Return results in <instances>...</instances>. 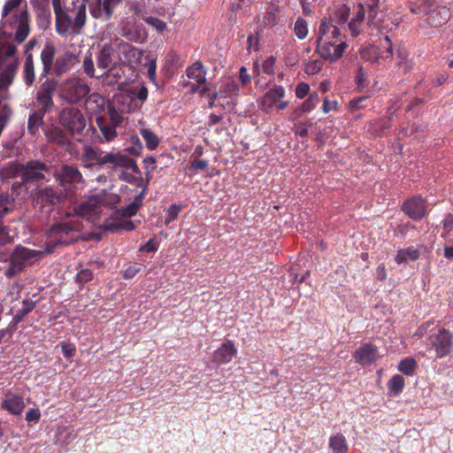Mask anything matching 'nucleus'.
Returning a JSON list of instances; mask_svg holds the SVG:
<instances>
[{"mask_svg":"<svg viewBox=\"0 0 453 453\" xmlns=\"http://www.w3.org/2000/svg\"><path fill=\"white\" fill-rule=\"evenodd\" d=\"M30 19L26 0H6L1 12V29L12 35L16 44L22 43L30 33Z\"/></svg>","mask_w":453,"mask_h":453,"instance_id":"f257e3e1","label":"nucleus"},{"mask_svg":"<svg viewBox=\"0 0 453 453\" xmlns=\"http://www.w3.org/2000/svg\"><path fill=\"white\" fill-rule=\"evenodd\" d=\"M55 14L56 32L62 36L67 35H80L86 23V5H78L72 2L68 5L66 0L55 1L52 6Z\"/></svg>","mask_w":453,"mask_h":453,"instance_id":"f03ea898","label":"nucleus"},{"mask_svg":"<svg viewBox=\"0 0 453 453\" xmlns=\"http://www.w3.org/2000/svg\"><path fill=\"white\" fill-rule=\"evenodd\" d=\"M8 172L11 176L19 177L25 182H34L44 180L49 168L44 163L32 160L27 164H12Z\"/></svg>","mask_w":453,"mask_h":453,"instance_id":"7ed1b4c3","label":"nucleus"},{"mask_svg":"<svg viewBox=\"0 0 453 453\" xmlns=\"http://www.w3.org/2000/svg\"><path fill=\"white\" fill-rule=\"evenodd\" d=\"M80 229L81 224L78 220H70L69 222H61L53 225L48 234L46 251L50 253L58 246L68 245L71 241L67 236L73 231H79Z\"/></svg>","mask_w":453,"mask_h":453,"instance_id":"20e7f679","label":"nucleus"},{"mask_svg":"<svg viewBox=\"0 0 453 453\" xmlns=\"http://www.w3.org/2000/svg\"><path fill=\"white\" fill-rule=\"evenodd\" d=\"M33 205L35 209L50 212L54 207L63 203L65 196L63 191L54 187H45L35 190L32 195Z\"/></svg>","mask_w":453,"mask_h":453,"instance_id":"39448f33","label":"nucleus"},{"mask_svg":"<svg viewBox=\"0 0 453 453\" xmlns=\"http://www.w3.org/2000/svg\"><path fill=\"white\" fill-rule=\"evenodd\" d=\"M89 92V86L82 79L73 77L61 83L58 96L66 103L76 104L86 97Z\"/></svg>","mask_w":453,"mask_h":453,"instance_id":"423d86ee","label":"nucleus"},{"mask_svg":"<svg viewBox=\"0 0 453 453\" xmlns=\"http://www.w3.org/2000/svg\"><path fill=\"white\" fill-rule=\"evenodd\" d=\"M60 126L71 134H81L86 127L81 111L73 106L64 107L58 113Z\"/></svg>","mask_w":453,"mask_h":453,"instance_id":"0eeeda50","label":"nucleus"},{"mask_svg":"<svg viewBox=\"0 0 453 453\" xmlns=\"http://www.w3.org/2000/svg\"><path fill=\"white\" fill-rule=\"evenodd\" d=\"M187 77L194 81H187L183 83L184 87L190 88L192 92L204 94L210 90V84L206 80V71L200 61L195 62L186 70Z\"/></svg>","mask_w":453,"mask_h":453,"instance_id":"6e6552de","label":"nucleus"},{"mask_svg":"<svg viewBox=\"0 0 453 453\" xmlns=\"http://www.w3.org/2000/svg\"><path fill=\"white\" fill-rule=\"evenodd\" d=\"M430 344L435 350L436 357L442 358L450 354L452 350V335L444 329H439L429 336Z\"/></svg>","mask_w":453,"mask_h":453,"instance_id":"1a4fd4ad","label":"nucleus"},{"mask_svg":"<svg viewBox=\"0 0 453 453\" xmlns=\"http://www.w3.org/2000/svg\"><path fill=\"white\" fill-rule=\"evenodd\" d=\"M109 165L111 168L130 169L134 173L141 174L140 169L135 160L129 156L121 152H107L104 153L103 158V166Z\"/></svg>","mask_w":453,"mask_h":453,"instance_id":"9d476101","label":"nucleus"},{"mask_svg":"<svg viewBox=\"0 0 453 453\" xmlns=\"http://www.w3.org/2000/svg\"><path fill=\"white\" fill-rule=\"evenodd\" d=\"M340 29L336 24L333 23L332 17H324L319 21L316 45L322 43L325 45L328 43V42L340 39Z\"/></svg>","mask_w":453,"mask_h":453,"instance_id":"9b49d317","label":"nucleus"},{"mask_svg":"<svg viewBox=\"0 0 453 453\" xmlns=\"http://www.w3.org/2000/svg\"><path fill=\"white\" fill-rule=\"evenodd\" d=\"M58 83L54 79H48L42 83L36 93V101L42 106L40 110L49 112L54 106L52 95L57 90Z\"/></svg>","mask_w":453,"mask_h":453,"instance_id":"f8f14e48","label":"nucleus"},{"mask_svg":"<svg viewBox=\"0 0 453 453\" xmlns=\"http://www.w3.org/2000/svg\"><path fill=\"white\" fill-rule=\"evenodd\" d=\"M122 0H96L89 5V12L94 19L108 21L111 19L114 9Z\"/></svg>","mask_w":453,"mask_h":453,"instance_id":"ddd939ff","label":"nucleus"},{"mask_svg":"<svg viewBox=\"0 0 453 453\" xmlns=\"http://www.w3.org/2000/svg\"><path fill=\"white\" fill-rule=\"evenodd\" d=\"M347 43L340 39L328 42L326 44L316 45V51L319 55L329 61H336L339 59L345 51Z\"/></svg>","mask_w":453,"mask_h":453,"instance_id":"4468645a","label":"nucleus"},{"mask_svg":"<svg viewBox=\"0 0 453 453\" xmlns=\"http://www.w3.org/2000/svg\"><path fill=\"white\" fill-rule=\"evenodd\" d=\"M35 257V251L26 248H16L11 257L10 267L7 271L9 277L20 272Z\"/></svg>","mask_w":453,"mask_h":453,"instance_id":"2eb2a0df","label":"nucleus"},{"mask_svg":"<svg viewBox=\"0 0 453 453\" xmlns=\"http://www.w3.org/2000/svg\"><path fill=\"white\" fill-rule=\"evenodd\" d=\"M122 36L127 40L142 43L147 39V33L142 24H137L134 20L127 19L120 24Z\"/></svg>","mask_w":453,"mask_h":453,"instance_id":"dca6fc26","label":"nucleus"},{"mask_svg":"<svg viewBox=\"0 0 453 453\" xmlns=\"http://www.w3.org/2000/svg\"><path fill=\"white\" fill-rule=\"evenodd\" d=\"M403 211L411 219L414 220H418L426 215V202L419 196L411 197L405 201V203L403 205Z\"/></svg>","mask_w":453,"mask_h":453,"instance_id":"f3484780","label":"nucleus"},{"mask_svg":"<svg viewBox=\"0 0 453 453\" xmlns=\"http://www.w3.org/2000/svg\"><path fill=\"white\" fill-rule=\"evenodd\" d=\"M59 184L64 187L65 184H77L84 182L81 173L77 167L65 165L60 171L55 174Z\"/></svg>","mask_w":453,"mask_h":453,"instance_id":"a211bd4d","label":"nucleus"},{"mask_svg":"<svg viewBox=\"0 0 453 453\" xmlns=\"http://www.w3.org/2000/svg\"><path fill=\"white\" fill-rule=\"evenodd\" d=\"M237 349L233 341L224 342L214 353L213 362L218 365L227 364L236 356Z\"/></svg>","mask_w":453,"mask_h":453,"instance_id":"6ab92c4d","label":"nucleus"},{"mask_svg":"<svg viewBox=\"0 0 453 453\" xmlns=\"http://www.w3.org/2000/svg\"><path fill=\"white\" fill-rule=\"evenodd\" d=\"M378 356V349L371 343H365L359 347L354 353V358L360 365H371Z\"/></svg>","mask_w":453,"mask_h":453,"instance_id":"aec40b11","label":"nucleus"},{"mask_svg":"<svg viewBox=\"0 0 453 453\" xmlns=\"http://www.w3.org/2000/svg\"><path fill=\"white\" fill-rule=\"evenodd\" d=\"M135 224L132 220L127 219L126 217H111L107 219L104 223V230L115 233L120 231H132L135 229Z\"/></svg>","mask_w":453,"mask_h":453,"instance_id":"412c9836","label":"nucleus"},{"mask_svg":"<svg viewBox=\"0 0 453 453\" xmlns=\"http://www.w3.org/2000/svg\"><path fill=\"white\" fill-rule=\"evenodd\" d=\"M1 406L12 415H19L25 409V403L21 396L12 393H7L1 403Z\"/></svg>","mask_w":453,"mask_h":453,"instance_id":"4be33fe9","label":"nucleus"},{"mask_svg":"<svg viewBox=\"0 0 453 453\" xmlns=\"http://www.w3.org/2000/svg\"><path fill=\"white\" fill-rule=\"evenodd\" d=\"M78 62L77 56L71 52L66 51L62 55L58 56L55 62V73L58 76H61L64 73L69 72L74 65Z\"/></svg>","mask_w":453,"mask_h":453,"instance_id":"5701e85b","label":"nucleus"},{"mask_svg":"<svg viewBox=\"0 0 453 453\" xmlns=\"http://www.w3.org/2000/svg\"><path fill=\"white\" fill-rule=\"evenodd\" d=\"M104 155V153L102 151V150L97 147H93L90 145L84 146L81 154V161L84 163V167H91L94 165L90 163L92 161H94L96 165L103 166Z\"/></svg>","mask_w":453,"mask_h":453,"instance_id":"b1692460","label":"nucleus"},{"mask_svg":"<svg viewBox=\"0 0 453 453\" xmlns=\"http://www.w3.org/2000/svg\"><path fill=\"white\" fill-rule=\"evenodd\" d=\"M449 10L445 6L437 7L427 13L426 22L433 27H439L449 19Z\"/></svg>","mask_w":453,"mask_h":453,"instance_id":"393cba45","label":"nucleus"},{"mask_svg":"<svg viewBox=\"0 0 453 453\" xmlns=\"http://www.w3.org/2000/svg\"><path fill=\"white\" fill-rule=\"evenodd\" d=\"M19 65V59H12L2 67L3 72L0 74V89L7 88L12 83Z\"/></svg>","mask_w":453,"mask_h":453,"instance_id":"a878e982","label":"nucleus"},{"mask_svg":"<svg viewBox=\"0 0 453 453\" xmlns=\"http://www.w3.org/2000/svg\"><path fill=\"white\" fill-rule=\"evenodd\" d=\"M113 48L111 45H104L98 52L96 58L97 67L104 71L102 75L111 69L113 65Z\"/></svg>","mask_w":453,"mask_h":453,"instance_id":"bb28decb","label":"nucleus"},{"mask_svg":"<svg viewBox=\"0 0 453 453\" xmlns=\"http://www.w3.org/2000/svg\"><path fill=\"white\" fill-rule=\"evenodd\" d=\"M116 100L119 104V109L121 111L131 112L141 106L129 90L118 95Z\"/></svg>","mask_w":453,"mask_h":453,"instance_id":"cd10ccee","label":"nucleus"},{"mask_svg":"<svg viewBox=\"0 0 453 453\" xmlns=\"http://www.w3.org/2000/svg\"><path fill=\"white\" fill-rule=\"evenodd\" d=\"M365 9L363 4H358L357 11L349 22V29L353 37H357L360 35L362 30V25L365 17Z\"/></svg>","mask_w":453,"mask_h":453,"instance_id":"c85d7f7f","label":"nucleus"},{"mask_svg":"<svg viewBox=\"0 0 453 453\" xmlns=\"http://www.w3.org/2000/svg\"><path fill=\"white\" fill-rule=\"evenodd\" d=\"M12 59H19L17 57V46L12 42H0V69Z\"/></svg>","mask_w":453,"mask_h":453,"instance_id":"c756f323","label":"nucleus"},{"mask_svg":"<svg viewBox=\"0 0 453 453\" xmlns=\"http://www.w3.org/2000/svg\"><path fill=\"white\" fill-rule=\"evenodd\" d=\"M285 89L281 86H274L270 88L263 96L261 103L264 107L270 108L276 104V103L284 97Z\"/></svg>","mask_w":453,"mask_h":453,"instance_id":"7c9ffc66","label":"nucleus"},{"mask_svg":"<svg viewBox=\"0 0 453 453\" xmlns=\"http://www.w3.org/2000/svg\"><path fill=\"white\" fill-rule=\"evenodd\" d=\"M56 54V48L51 43H47L41 52V61L43 66L44 74H49Z\"/></svg>","mask_w":453,"mask_h":453,"instance_id":"2f4dec72","label":"nucleus"},{"mask_svg":"<svg viewBox=\"0 0 453 453\" xmlns=\"http://www.w3.org/2000/svg\"><path fill=\"white\" fill-rule=\"evenodd\" d=\"M97 204V201L93 196L88 202L79 205L76 209V213L81 217L90 219L99 212Z\"/></svg>","mask_w":453,"mask_h":453,"instance_id":"473e14b6","label":"nucleus"},{"mask_svg":"<svg viewBox=\"0 0 453 453\" xmlns=\"http://www.w3.org/2000/svg\"><path fill=\"white\" fill-rule=\"evenodd\" d=\"M420 256L419 250L414 247H408L406 249H402L397 251L395 255V261L397 264L408 263L410 261H416L418 259Z\"/></svg>","mask_w":453,"mask_h":453,"instance_id":"72a5a7b5","label":"nucleus"},{"mask_svg":"<svg viewBox=\"0 0 453 453\" xmlns=\"http://www.w3.org/2000/svg\"><path fill=\"white\" fill-rule=\"evenodd\" d=\"M22 76H23L24 82L27 87H30L33 85L35 79V65H34L32 54H28L25 59L24 65H23V71H22Z\"/></svg>","mask_w":453,"mask_h":453,"instance_id":"f704fd0d","label":"nucleus"},{"mask_svg":"<svg viewBox=\"0 0 453 453\" xmlns=\"http://www.w3.org/2000/svg\"><path fill=\"white\" fill-rule=\"evenodd\" d=\"M350 9L345 4H339L334 6L329 17H332L333 23L344 24L347 22Z\"/></svg>","mask_w":453,"mask_h":453,"instance_id":"c9c22d12","label":"nucleus"},{"mask_svg":"<svg viewBox=\"0 0 453 453\" xmlns=\"http://www.w3.org/2000/svg\"><path fill=\"white\" fill-rule=\"evenodd\" d=\"M329 448L333 453H347L349 450L346 438L342 434H336L329 438Z\"/></svg>","mask_w":453,"mask_h":453,"instance_id":"e433bc0d","label":"nucleus"},{"mask_svg":"<svg viewBox=\"0 0 453 453\" xmlns=\"http://www.w3.org/2000/svg\"><path fill=\"white\" fill-rule=\"evenodd\" d=\"M140 134L143 138L148 150H153L158 146L159 138L152 130L142 127L140 130Z\"/></svg>","mask_w":453,"mask_h":453,"instance_id":"4c0bfd02","label":"nucleus"},{"mask_svg":"<svg viewBox=\"0 0 453 453\" xmlns=\"http://www.w3.org/2000/svg\"><path fill=\"white\" fill-rule=\"evenodd\" d=\"M319 96L317 93H312L310 96L301 104L299 108L295 111L296 117H300L303 114L311 111L316 107Z\"/></svg>","mask_w":453,"mask_h":453,"instance_id":"58836bf2","label":"nucleus"},{"mask_svg":"<svg viewBox=\"0 0 453 453\" xmlns=\"http://www.w3.org/2000/svg\"><path fill=\"white\" fill-rule=\"evenodd\" d=\"M95 200L101 205H114L119 202V196L112 192L103 190L95 196Z\"/></svg>","mask_w":453,"mask_h":453,"instance_id":"ea45409f","label":"nucleus"},{"mask_svg":"<svg viewBox=\"0 0 453 453\" xmlns=\"http://www.w3.org/2000/svg\"><path fill=\"white\" fill-rule=\"evenodd\" d=\"M120 50L125 59L129 63L137 62L142 56V52L138 49L128 43L123 44Z\"/></svg>","mask_w":453,"mask_h":453,"instance_id":"a19ab883","label":"nucleus"},{"mask_svg":"<svg viewBox=\"0 0 453 453\" xmlns=\"http://www.w3.org/2000/svg\"><path fill=\"white\" fill-rule=\"evenodd\" d=\"M405 385L404 378L399 374H395L388 383V391L394 395H399Z\"/></svg>","mask_w":453,"mask_h":453,"instance_id":"79ce46f5","label":"nucleus"},{"mask_svg":"<svg viewBox=\"0 0 453 453\" xmlns=\"http://www.w3.org/2000/svg\"><path fill=\"white\" fill-rule=\"evenodd\" d=\"M46 112L42 110L37 111L36 112L30 115L27 122V128L29 133L35 134L38 127L42 124V119Z\"/></svg>","mask_w":453,"mask_h":453,"instance_id":"37998d69","label":"nucleus"},{"mask_svg":"<svg viewBox=\"0 0 453 453\" xmlns=\"http://www.w3.org/2000/svg\"><path fill=\"white\" fill-rule=\"evenodd\" d=\"M416 366V361L411 357H407L400 361L397 369L407 376H412L414 374Z\"/></svg>","mask_w":453,"mask_h":453,"instance_id":"c03bdc74","label":"nucleus"},{"mask_svg":"<svg viewBox=\"0 0 453 453\" xmlns=\"http://www.w3.org/2000/svg\"><path fill=\"white\" fill-rule=\"evenodd\" d=\"M360 56L366 61L375 63L379 59V51L375 46L369 45L360 50Z\"/></svg>","mask_w":453,"mask_h":453,"instance_id":"a18cd8bd","label":"nucleus"},{"mask_svg":"<svg viewBox=\"0 0 453 453\" xmlns=\"http://www.w3.org/2000/svg\"><path fill=\"white\" fill-rule=\"evenodd\" d=\"M308 24L305 19L298 18L295 22L294 32L300 40L304 39L308 35Z\"/></svg>","mask_w":453,"mask_h":453,"instance_id":"49530a36","label":"nucleus"},{"mask_svg":"<svg viewBox=\"0 0 453 453\" xmlns=\"http://www.w3.org/2000/svg\"><path fill=\"white\" fill-rule=\"evenodd\" d=\"M99 129L103 134L104 141L106 142H111L117 136V132L114 126L99 125Z\"/></svg>","mask_w":453,"mask_h":453,"instance_id":"de8ad7c7","label":"nucleus"},{"mask_svg":"<svg viewBox=\"0 0 453 453\" xmlns=\"http://www.w3.org/2000/svg\"><path fill=\"white\" fill-rule=\"evenodd\" d=\"M82 66H83L84 73L88 76H89L91 78L96 76L95 75L94 60L92 58L91 53H88L85 56L83 62H82Z\"/></svg>","mask_w":453,"mask_h":453,"instance_id":"09e8293b","label":"nucleus"},{"mask_svg":"<svg viewBox=\"0 0 453 453\" xmlns=\"http://www.w3.org/2000/svg\"><path fill=\"white\" fill-rule=\"evenodd\" d=\"M12 204V200L7 194L0 195V214L1 218H4L7 213H9L12 209L10 205Z\"/></svg>","mask_w":453,"mask_h":453,"instance_id":"8fccbe9b","label":"nucleus"},{"mask_svg":"<svg viewBox=\"0 0 453 453\" xmlns=\"http://www.w3.org/2000/svg\"><path fill=\"white\" fill-rule=\"evenodd\" d=\"M278 7L275 5H270L268 6L266 10V13L265 16V23L269 26L275 25L277 21V13H278Z\"/></svg>","mask_w":453,"mask_h":453,"instance_id":"3c124183","label":"nucleus"},{"mask_svg":"<svg viewBox=\"0 0 453 453\" xmlns=\"http://www.w3.org/2000/svg\"><path fill=\"white\" fill-rule=\"evenodd\" d=\"M144 20L149 26L152 27L159 33H162L166 29V23L157 18L148 17Z\"/></svg>","mask_w":453,"mask_h":453,"instance_id":"603ef678","label":"nucleus"},{"mask_svg":"<svg viewBox=\"0 0 453 453\" xmlns=\"http://www.w3.org/2000/svg\"><path fill=\"white\" fill-rule=\"evenodd\" d=\"M322 62L320 60H312L305 65L304 71L309 75L318 73L322 68Z\"/></svg>","mask_w":453,"mask_h":453,"instance_id":"864d4df0","label":"nucleus"},{"mask_svg":"<svg viewBox=\"0 0 453 453\" xmlns=\"http://www.w3.org/2000/svg\"><path fill=\"white\" fill-rule=\"evenodd\" d=\"M132 95L134 96V99L140 100L142 103L144 102L148 97V89L146 87L142 86L140 88H134L129 90Z\"/></svg>","mask_w":453,"mask_h":453,"instance_id":"5fc2aeb1","label":"nucleus"},{"mask_svg":"<svg viewBox=\"0 0 453 453\" xmlns=\"http://www.w3.org/2000/svg\"><path fill=\"white\" fill-rule=\"evenodd\" d=\"M32 5L38 11L46 13L48 17L50 16L49 9V0H30Z\"/></svg>","mask_w":453,"mask_h":453,"instance_id":"6e6d98bb","label":"nucleus"},{"mask_svg":"<svg viewBox=\"0 0 453 453\" xmlns=\"http://www.w3.org/2000/svg\"><path fill=\"white\" fill-rule=\"evenodd\" d=\"M379 3L380 0H370V3L367 4V7L369 9L368 24H371L372 22V19L376 16L379 8Z\"/></svg>","mask_w":453,"mask_h":453,"instance_id":"4d7b16f0","label":"nucleus"},{"mask_svg":"<svg viewBox=\"0 0 453 453\" xmlns=\"http://www.w3.org/2000/svg\"><path fill=\"white\" fill-rule=\"evenodd\" d=\"M93 273L89 269L81 270L76 276V280L80 283H87L92 280Z\"/></svg>","mask_w":453,"mask_h":453,"instance_id":"13d9d810","label":"nucleus"},{"mask_svg":"<svg viewBox=\"0 0 453 453\" xmlns=\"http://www.w3.org/2000/svg\"><path fill=\"white\" fill-rule=\"evenodd\" d=\"M41 418V412L38 409H30L26 413V421L27 423H38Z\"/></svg>","mask_w":453,"mask_h":453,"instance_id":"bf43d9fd","label":"nucleus"},{"mask_svg":"<svg viewBox=\"0 0 453 453\" xmlns=\"http://www.w3.org/2000/svg\"><path fill=\"white\" fill-rule=\"evenodd\" d=\"M310 86L307 83L301 82L296 88V97L302 99L309 94Z\"/></svg>","mask_w":453,"mask_h":453,"instance_id":"052dcab7","label":"nucleus"},{"mask_svg":"<svg viewBox=\"0 0 453 453\" xmlns=\"http://www.w3.org/2000/svg\"><path fill=\"white\" fill-rule=\"evenodd\" d=\"M180 211V208L175 204H173L169 207L167 211V217L165 219V223H170L171 221L174 220Z\"/></svg>","mask_w":453,"mask_h":453,"instance_id":"680f3d73","label":"nucleus"},{"mask_svg":"<svg viewBox=\"0 0 453 453\" xmlns=\"http://www.w3.org/2000/svg\"><path fill=\"white\" fill-rule=\"evenodd\" d=\"M62 351L65 357L70 358L75 354L76 348L71 343L64 342L62 344Z\"/></svg>","mask_w":453,"mask_h":453,"instance_id":"e2e57ef3","label":"nucleus"},{"mask_svg":"<svg viewBox=\"0 0 453 453\" xmlns=\"http://www.w3.org/2000/svg\"><path fill=\"white\" fill-rule=\"evenodd\" d=\"M239 81H241L242 86H246L250 83V76L248 74L247 68L242 66L240 68L239 72Z\"/></svg>","mask_w":453,"mask_h":453,"instance_id":"0e129e2a","label":"nucleus"},{"mask_svg":"<svg viewBox=\"0 0 453 453\" xmlns=\"http://www.w3.org/2000/svg\"><path fill=\"white\" fill-rule=\"evenodd\" d=\"M35 304L31 300H24L22 303V308L19 309V311L21 312V316H26L34 308Z\"/></svg>","mask_w":453,"mask_h":453,"instance_id":"69168bd1","label":"nucleus"},{"mask_svg":"<svg viewBox=\"0 0 453 453\" xmlns=\"http://www.w3.org/2000/svg\"><path fill=\"white\" fill-rule=\"evenodd\" d=\"M322 110H323L324 113H328L331 111H336L337 110V102L330 101L327 98H325Z\"/></svg>","mask_w":453,"mask_h":453,"instance_id":"338daca9","label":"nucleus"},{"mask_svg":"<svg viewBox=\"0 0 453 453\" xmlns=\"http://www.w3.org/2000/svg\"><path fill=\"white\" fill-rule=\"evenodd\" d=\"M275 60L273 58H268L263 63V71L266 73H273Z\"/></svg>","mask_w":453,"mask_h":453,"instance_id":"774afa93","label":"nucleus"}]
</instances>
